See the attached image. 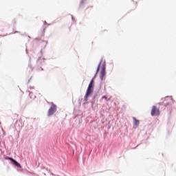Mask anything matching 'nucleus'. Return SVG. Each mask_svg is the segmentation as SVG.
<instances>
[{
	"label": "nucleus",
	"mask_w": 176,
	"mask_h": 176,
	"mask_svg": "<svg viewBox=\"0 0 176 176\" xmlns=\"http://www.w3.org/2000/svg\"><path fill=\"white\" fill-rule=\"evenodd\" d=\"M102 100L104 99L105 100L108 101V98H107V96H102Z\"/></svg>",
	"instance_id": "8"
},
{
	"label": "nucleus",
	"mask_w": 176,
	"mask_h": 176,
	"mask_svg": "<svg viewBox=\"0 0 176 176\" xmlns=\"http://www.w3.org/2000/svg\"><path fill=\"white\" fill-rule=\"evenodd\" d=\"M56 109H57V107L55 104H52L50 109L48 110L47 116H52V115H53L54 112H56Z\"/></svg>",
	"instance_id": "4"
},
{
	"label": "nucleus",
	"mask_w": 176,
	"mask_h": 176,
	"mask_svg": "<svg viewBox=\"0 0 176 176\" xmlns=\"http://www.w3.org/2000/svg\"><path fill=\"white\" fill-rule=\"evenodd\" d=\"M32 94H34L30 93V96L32 98H35V96H34V97H32Z\"/></svg>",
	"instance_id": "9"
},
{
	"label": "nucleus",
	"mask_w": 176,
	"mask_h": 176,
	"mask_svg": "<svg viewBox=\"0 0 176 176\" xmlns=\"http://www.w3.org/2000/svg\"><path fill=\"white\" fill-rule=\"evenodd\" d=\"M93 90H94V80H91V81L90 82L85 98V101H87V98H89V97L90 96V94H92L93 93Z\"/></svg>",
	"instance_id": "2"
},
{
	"label": "nucleus",
	"mask_w": 176,
	"mask_h": 176,
	"mask_svg": "<svg viewBox=\"0 0 176 176\" xmlns=\"http://www.w3.org/2000/svg\"><path fill=\"white\" fill-rule=\"evenodd\" d=\"M7 159L8 160H10L11 162H12V163H14V164H15V166H16V167H19V168H21V165H20L19 164V162H17V161H16V160L10 157H8Z\"/></svg>",
	"instance_id": "5"
},
{
	"label": "nucleus",
	"mask_w": 176,
	"mask_h": 176,
	"mask_svg": "<svg viewBox=\"0 0 176 176\" xmlns=\"http://www.w3.org/2000/svg\"><path fill=\"white\" fill-rule=\"evenodd\" d=\"M151 115V116H159L160 115V109L156 106H153Z\"/></svg>",
	"instance_id": "3"
},
{
	"label": "nucleus",
	"mask_w": 176,
	"mask_h": 176,
	"mask_svg": "<svg viewBox=\"0 0 176 176\" xmlns=\"http://www.w3.org/2000/svg\"><path fill=\"white\" fill-rule=\"evenodd\" d=\"M164 105H168L171 102V99L166 98L162 99Z\"/></svg>",
	"instance_id": "7"
},
{
	"label": "nucleus",
	"mask_w": 176,
	"mask_h": 176,
	"mask_svg": "<svg viewBox=\"0 0 176 176\" xmlns=\"http://www.w3.org/2000/svg\"><path fill=\"white\" fill-rule=\"evenodd\" d=\"M133 127H135V129H137V127H138V126L140 125V120H137V118H135V117H133Z\"/></svg>",
	"instance_id": "6"
},
{
	"label": "nucleus",
	"mask_w": 176,
	"mask_h": 176,
	"mask_svg": "<svg viewBox=\"0 0 176 176\" xmlns=\"http://www.w3.org/2000/svg\"><path fill=\"white\" fill-rule=\"evenodd\" d=\"M106 63L104 60H101L98 69H97V74L98 72V71H100V68H101V72H100V78L102 80H104V76H105V67H106Z\"/></svg>",
	"instance_id": "1"
}]
</instances>
